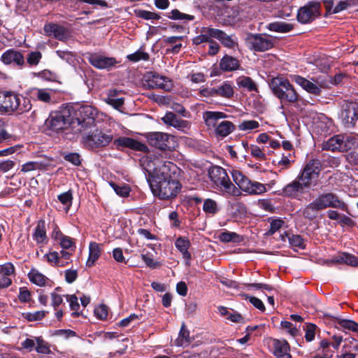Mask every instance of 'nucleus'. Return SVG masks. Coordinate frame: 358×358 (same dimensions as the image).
Instances as JSON below:
<instances>
[{
    "label": "nucleus",
    "instance_id": "4c0bfd02",
    "mask_svg": "<svg viewBox=\"0 0 358 358\" xmlns=\"http://www.w3.org/2000/svg\"><path fill=\"white\" fill-rule=\"evenodd\" d=\"M342 122L345 128L351 129L355 126L358 120V113H342Z\"/></svg>",
    "mask_w": 358,
    "mask_h": 358
},
{
    "label": "nucleus",
    "instance_id": "72a5a7b5",
    "mask_svg": "<svg viewBox=\"0 0 358 358\" xmlns=\"http://www.w3.org/2000/svg\"><path fill=\"white\" fill-rule=\"evenodd\" d=\"M343 138L342 140L343 152H347L351 150L357 143L358 136L352 134H341Z\"/></svg>",
    "mask_w": 358,
    "mask_h": 358
},
{
    "label": "nucleus",
    "instance_id": "13d9d810",
    "mask_svg": "<svg viewBox=\"0 0 358 358\" xmlns=\"http://www.w3.org/2000/svg\"><path fill=\"white\" fill-rule=\"evenodd\" d=\"M289 242L293 247L304 248L305 245L303 238L299 235H292L289 237Z\"/></svg>",
    "mask_w": 358,
    "mask_h": 358
},
{
    "label": "nucleus",
    "instance_id": "58836bf2",
    "mask_svg": "<svg viewBox=\"0 0 358 358\" xmlns=\"http://www.w3.org/2000/svg\"><path fill=\"white\" fill-rule=\"evenodd\" d=\"M167 17L175 20H187L191 21L194 19V16L192 15L181 13L177 9H173L167 13Z\"/></svg>",
    "mask_w": 358,
    "mask_h": 358
},
{
    "label": "nucleus",
    "instance_id": "79ce46f5",
    "mask_svg": "<svg viewBox=\"0 0 358 358\" xmlns=\"http://www.w3.org/2000/svg\"><path fill=\"white\" fill-rule=\"evenodd\" d=\"M220 240L222 242H239L241 238V236L235 232L225 231L220 235Z\"/></svg>",
    "mask_w": 358,
    "mask_h": 358
},
{
    "label": "nucleus",
    "instance_id": "9b49d317",
    "mask_svg": "<svg viewBox=\"0 0 358 358\" xmlns=\"http://www.w3.org/2000/svg\"><path fill=\"white\" fill-rule=\"evenodd\" d=\"M320 5L317 2H309L301 7L297 13L298 21L302 24L313 22L320 15Z\"/></svg>",
    "mask_w": 358,
    "mask_h": 358
},
{
    "label": "nucleus",
    "instance_id": "0eeeda50",
    "mask_svg": "<svg viewBox=\"0 0 358 358\" xmlns=\"http://www.w3.org/2000/svg\"><path fill=\"white\" fill-rule=\"evenodd\" d=\"M24 105L20 106V99L16 94L6 92H0V110L3 112H14L19 109L21 112H28L31 110L29 101L23 99Z\"/></svg>",
    "mask_w": 358,
    "mask_h": 358
},
{
    "label": "nucleus",
    "instance_id": "5fc2aeb1",
    "mask_svg": "<svg viewBox=\"0 0 358 358\" xmlns=\"http://www.w3.org/2000/svg\"><path fill=\"white\" fill-rule=\"evenodd\" d=\"M127 59L134 62H136L140 60L145 61L149 59V55L146 52L138 50L133 54L127 55Z\"/></svg>",
    "mask_w": 358,
    "mask_h": 358
},
{
    "label": "nucleus",
    "instance_id": "49530a36",
    "mask_svg": "<svg viewBox=\"0 0 358 358\" xmlns=\"http://www.w3.org/2000/svg\"><path fill=\"white\" fill-rule=\"evenodd\" d=\"M259 123L256 120H244L238 124V129L241 131H249L257 129Z\"/></svg>",
    "mask_w": 358,
    "mask_h": 358
},
{
    "label": "nucleus",
    "instance_id": "ea45409f",
    "mask_svg": "<svg viewBox=\"0 0 358 358\" xmlns=\"http://www.w3.org/2000/svg\"><path fill=\"white\" fill-rule=\"evenodd\" d=\"M47 164L43 162H29L22 166L21 171L28 173L31 171L44 169Z\"/></svg>",
    "mask_w": 358,
    "mask_h": 358
},
{
    "label": "nucleus",
    "instance_id": "bb28decb",
    "mask_svg": "<svg viewBox=\"0 0 358 358\" xmlns=\"http://www.w3.org/2000/svg\"><path fill=\"white\" fill-rule=\"evenodd\" d=\"M331 262L335 264H345L351 266H358V257L345 252L338 254L331 259Z\"/></svg>",
    "mask_w": 358,
    "mask_h": 358
},
{
    "label": "nucleus",
    "instance_id": "603ef678",
    "mask_svg": "<svg viewBox=\"0 0 358 358\" xmlns=\"http://www.w3.org/2000/svg\"><path fill=\"white\" fill-rule=\"evenodd\" d=\"M251 155L258 160L266 159V155L263 150L256 145H251L249 148Z\"/></svg>",
    "mask_w": 358,
    "mask_h": 358
},
{
    "label": "nucleus",
    "instance_id": "6e6552de",
    "mask_svg": "<svg viewBox=\"0 0 358 358\" xmlns=\"http://www.w3.org/2000/svg\"><path fill=\"white\" fill-rule=\"evenodd\" d=\"M232 178L239 189L250 194H260L266 192V189L264 184L256 181L250 180L240 171L234 170L231 173Z\"/></svg>",
    "mask_w": 358,
    "mask_h": 358
},
{
    "label": "nucleus",
    "instance_id": "e2e57ef3",
    "mask_svg": "<svg viewBox=\"0 0 358 358\" xmlns=\"http://www.w3.org/2000/svg\"><path fill=\"white\" fill-rule=\"evenodd\" d=\"M15 271L14 266L11 263H6L0 265V273L6 277H9Z\"/></svg>",
    "mask_w": 358,
    "mask_h": 358
},
{
    "label": "nucleus",
    "instance_id": "3c124183",
    "mask_svg": "<svg viewBox=\"0 0 358 358\" xmlns=\"http://www.w3.org/2000/svg\"><path fill=\"white\" fill-rule=\"evenodd\" d=\"M47 313V311L38 310L34 313H23V316L28 321H37L43 319Z\"/></svg>",
    "mask_w": 358,
    "mask_h": 358
},
{
    "label": "nucleus",
    "instance_id": "69168bd1",
    "mask_svg": "<svg viewBox=\"0 0 358 358\" xmlns=\"http://www.w3.org/2000/svg\"><path fill=\"white\" fill-rule=\"evenodd\" d=\"M94 313L100 320H105L108 316V307L106 305H100L95 308Z\"/></svg>",
    "mask_w": 358,
    "mask_h": 358
},
{
    "label": "nucleus",
    "instance_id": "ddd939ff",
    "mask_svg": "<svg viewBox=\"0 0 358 358\" xmlns=\"http://www.w3.org/2000/svg\"><path fill=\"white\" fill-rule=\"evenodd\" d=\"M320 171V162L317 159L311 160L305 166L301 174L298 176L299 179L307 182L308 186L310 187L312 180L318 177Z\"/></svg>",
    "mask_w": 358,
    "mask_h": 358
},
{
    "label": "nucleus",
    "instance_id": "09e8293b",
    "mask_svg": "<svg viewBox=\"0 0 358 358\" xmlns=\"http://www.w3.org/2000/svg\"><path fill=\"white\" fill-rule=\"evenodd\" d=\"M141 257L146 266L151 268H157L161 266L159 262L154 260L152 255L149 252L141 254Z\"/></svg>",
    "mask_w": 358,
    "mask_h": 358
},
{
    "label": "nucleus",
    "instance_id": "774afa93",
    "mask_svg": "<svg viewBox=\"0 0 358 358\" xmlns=\"http://www.w3.org/2000/svg\"><path fill=\"white\" fill-rule=\"evenodd\" d=\"M107 103L111 105L115 109L120 110V107L124 103L123 98L115 99L114 97H109Z\"/></svg>",
    "mask_w": 358,
    "mask_h": 358
},
{
    "label": "nucleus",
    "instance_id": "f03ea898",
    "mask_svg": "<svg viewBox=\"0 0 358 358\" xmlns=\"http://www.w3.org/2000/svg\"><path fill=\"white\" fill-rule=\"evenodd\" d=\"M167 164L168 166H165L161 169V173H157L152 179H148L153 194L160 199L176 197L182 187L180 182L172 177V175L176 173L178 168L173 163Z\"/></svg>",
    "mask_w": 358,
    "mask_h": 358
},
{
    "label": "nucleus",
    "instance_id": "6e6d98bb",
    "mask_svg": "<svg viewBox=\"0 0 358 358\" xmlns=\"http://www.w3.org/2000/svg\"><path fill=\"white\" fill-rule=\"evenodd\" d=\"M41 57L42 55L41 52H31L29 53L27 57V63L31 66H36L39 63Z\"/></svg>",
    "mask_w": 358,
    "mask_h": 358
},
{
    "label": "nucleus",
    "instance_id": "f257e3e1",
    "mask_svg": "<svg viewBox=\"0 0 358 358\" xmlns=\"http://www.w3.org/2000/svg\"><path fill=\"white\" fill-rule=\"evenodd\" d=\"M94 113H68L64 116L62 113H50L45 122L47 129L58 132L60 130H69L78 135L83 131L95 124Z\"/></svg>",
    "mask_w": 358,
    "mask_h": 358
},
{
    "label": "nucleus",
    "instance_id": "a878e982",
    "mask_svg": "<svg viewBox=\"0 0 358 358\" xmlns=\"http://www.w3.org/2000/svg\"><path fill=\"white\" fill-rule=\"evenodd\" d=\"M177 249L182 253V257L187 260V264H189V260L191 259V254L188 251L190 246V242L187 238L184 237H179L177 238L175 243Z\"/></svg>",
    "mask_w": 358,
    "mask_h": 358
},
{
    "label": "nucleus",
    "instance_id": "9d476101",
    "mask_svg": "<svg viewBox=\"0 0 358 358\" xmlns=\"http://www.w3.org/2000/svg\"><path fill=\"white\" fill-rule=\"evenodd\" d=\"M169 161H164L162 157L157 155H151L143 157L141 159V165L148 173V179H152L157 173H161V169L164 166H168Z\"/></svg>",
    "mask_w": 358,
    "mask_h": 358
},
{
    "label": "nucleus",
    "instance_id": "de8ad7c7",
    "mask_svg": "<svg viewBox=\"0 0 358 358\" xmlns=\"http://www.w3.org/2000/svg\"><path fill=\"white\" fill-rule=\"evenodd\" d=\"M65 296L66 298L67 301L69 302L71 309L72 310H73V313H72V315H73L75 316H78L79 313H78L77 310L80 308V304L78 303V297L75 294H73V295L67 294Z\"/></svg>",
    "mask_w": 358,
    "mask_h": 358
},
{
    "label": "nucleus",
    "instance_id": "8fccbe9b",
    "mask_svg": "<svg viewBox=\"0 0 358 358\" xmlns=\"http://www.w3.org/2000/svg\"><path fill=\"white\" fill-rule=\"evenodd\" d=\"M203 210L207 213L215 214L218 209L216 202L213 199H208L203 203Z\"/></svg>",
    "mask_w": 358,
    "mask_h": 358
},
{
    "label": "nucleus",
    "instance_id": "f3484780",
    "mask_svg": "<svg viewBox=\"0 0 358 358\" xmlns=\"http://www.w3.org/2000/svg\"><path fill=\"white\" fill-rule=\"evenodd\" d=\"M293 80L308 92L313 94L315 95L320 94V87H324L326 86L325 84L323 83L322 82L319 83V81L317 80L315 82L319 85L318 86L317 84L313 83L300 76H294Z\"/></svg>",
    "mask_w": 358,
    "mask_h": 358
},
{
    "label": "nucleus",
    "instance_id": "6ab92c4d",
    "mask_svg": "<svg viewBox=\"0 0 358 358\" xmlns=\"http://www.w3.org/2000/svg\"><path fill=\"white\" fill-rule=\"evenodd\" d=\"M44 31L48 36H53L59 41H64L68 37L66 29L57 24L49 23L44 26Z\"/></svg>",
    "mask_w": 358,
    "mask_h": 358
},
{
    "label": "nucleus",
    "instance_id": "423d86ee",
    "mask_svg": "<svg viewBox=\"0 0 358 358\" xmlns=\"http://www.w3.org/2000/svg\"><path fill=\"white\" fill-rule=\"evenodd\" d=\"M113 140L112 134L106 133L100 129H95L85 134L82 137V143L89 150L102 148L108 146Z\"/></svg>",
    "mask_w": 358,
    "mask_h": 358
},
{
    "label": "nucleus",
    "instance_id": "1a4fd4ad",
    "mask_svg": "<svg viewBox=\"0 0 358 358\" xmlns=\"http://www.w3.org/2000/svg\"><path fill=\"white\" fill-rule=\"evenodd\" d=\"M245 42L250 50L264 52L273 47L275 40L266 34H249L245 38Z\"/></svg>",
    "mask_w": 358,
    "mask_h": 358
},
{
    "label": "nucleus",
    "instance_id": "a18cd8bd",
    "mask_svg": "<svg viewBox=\"0 0 358 358\" xmlns=\"http://www.w3.org/2000/svg\"><path fill=\"white\" fill-rule=\"evenodd\" d=\"M59 201L64 206H66V211L69 209L70 206L72 204L73 195L72 192L69 190L66 192H64L57 196Z\"/></svg>",
    "mask_w": 358,
    "mask_h": 358
},
{
    "label": "nucleus",
    "instance_id": "b1692460",
    "mask_svg": "<svg viewBox=\"0 0 358 358\" xmlns=\"http://www.w3.org/2000/svg\"><path fill=\"white\" fill-rule=\"evenodd\" d=\"M33 238L38 244L48 243V237L46 235L45 222L44 220H40L33 234Z\"/></svg>",
    "mask_w": 358,
    "mask_h": 358
},
{
    "label": "nucleus",
    "instance_id": "c9c22d12",
    "mask_svg": "<svg viewBox=\"0 0 358 358\" xmlns=\"http://www.w3.org/2000/svg\"><path fill=\"white\" fill-rule=\"evenodd\" d=\"M239 87L247 89L248 91H257V85L252 79L247 76H240L236 80Z\"/></svg>",
    "mask_w": 358,
    "mask_h": 358
},
{
    "label": "nucleus",
    "instance_id": "864d4df0",
    "mask_svg": "<svg viewBox=\"0 0 358 358\" xmlns=\"http://www.w3.org/2000/svg\"><path fill=\"white\" fill-rule=\"evenodd\" d=\"M110 186L113 187L117 194L125 197L127 196L130 192V188L127 185L119 186L115 182H110Z\"/></svg>",
    "mask_w": 358,
    "mask_h": 358
},
{
    "label": "nucleus",
    "instance_id": "dca6fc26",
    "mask_svg": "<svg viewBox=\"0 0 358 358\" xmlns=\"http://www.w3.org/2000/svg\"><path fill=\"white\" fill-rule=\"evenodd\" d=\"M117 148H128L138 151H145L148 147L143 143L129 137H120L115 139L113 142Z\"/></svg>",
    "mask_w": 358,
    "mask_h": 358
},
{
    "label": "nucleus",
    "instance_id": "c85d7f7f",
    "mask_svg": "<svg viewBox=\"0 0 358 358\" xmlns=\"http://www.w3.org/2000/svg\"><path fill=\"white\" fill-rule=\"evenodd\" d=\"M162 120L166 124L176 128L186 127V122L178 118L176 113H166Z\"/></svg>",
    "mask_w": 358,
    "mask_h": 358
},
{
    "label": "nucleus",
    "instance_id": "4d7b16f0",
    "mask_svg": "<svg viewBox=\"0 0 358 358\" xmlns=\"http://www.w3.org/2000/svg\"><path fill=\"white\" fill-rule=\"evenodd\" d=\"M315 329L316 325H315L314 324L309 323L306 325V327L305 329V338L306 341L310 342L314 339L315 336Z\"/></svg>",
    "mask_w": 358,
    "mask_h": 358
},
{
    "label": "nucleus",
    "instance_id": "473e14b6",
    "mask_svg": "<svg viewBox=\"0 0 358 358\" xmlns=\"http://www.w3.org/2000/svg\"><path fill=\"white\" fill-rule=\"evenodd\" d=\"M267 28L271 31L287 33L293 29V25L285 22H274L268 24Z\"/></svg>",
    "mask_w": 358,
    "mask_h": 358
},
{
    "label": "nucleus",
    "instance_id": "f8f14e48",
    "mask_svg": "<svg viewBox=\"0 0 358 358\" xmlns=\"http://www.w3.org/2000/svg\"><path fill=\"white\" fill-rule=\"evenodd\" d=\"M144 85L149 88H159L165 91H169L172 88L170 80L165 76L152 72H149L144 76Z\"/></svg>",
    "mask_w": 358,
    "mask_h": 358
},
{
    "label": "nucleus",
    "instance_id": "bf43d9fd",
    "mask_svg": "<svg viewBox=\"0 0 358 358\" xmlns=\"http://www.w3.org/2000/svg\"><path fill=\"white\" fill-rule=\"evenodd\" d=\"M244 296L246 299H248L250 302L257 309H259L261 311L265 310V306L263 303V302L258 298L255 296H250L245 294H243L242 295Z\"/></svg>",
    "mask_w": 358,
    "mask_h": 358
},
{
    "label": "nucleus",
    "instance_id": "4be33fe9",
    "mask_svg": "<svg viewBox=\"0 0 358 358\" xmlns=\"http://www.w3.org/2000/svg\"><path fill=\"white\" fill-rule=\"evenodd\" d=\"M213 38L217 39L225 47L233 48L237 45L236 38L234 35H228L223 31L215 29V31H211Z\"/></svg>",
    "mask_w": 358,
    "mask_h": 358
},
{
    "label": "nucleus",
    "instance_id": "cd10ccee",
    "mask_svg": "<svg viewBox=\"0 0 358 358\" xmlns=\"http://www.w3.org/2000/svg\"><path fill=\"white\" fill-rule=\"evenodd\" d=\"M220 68L226 71H231L236 70L239 66V62L236 58L225 55L220 61Z\"/></svg>",
    "mask_w": 358,
    "mask_h": 358
},
{
    "label": "nucleus",
    "instance_id": "338daca9",
    "mask_svg": "<svg viewBox=\"0 0 358 358\" xmlns=\"http://www.w3.org/2000/svg\"><path fill=\"white\" fill-rule=\"evenodd\" d=\"M62 302L63 299L61 295L57 294L56 292H52L51 294V304L55 310H57L58 307L62 303Z\"/></svg>",
    "mask_w": 358,
    "mask_h": 358
},
{
    "label": "nucleus",
    "instance_id": "2f4dec72",
    "mask_svg": "<svg viewBox=\"0 0 358 358\" xmlns=\"http://www.w3.org/2000/svg\"><path fill=\"white\" fill-rule=\"evenodd\" d=\"M212 31H215V28L203 27L201 34L193 39V43L195 45H199L206 42L209 43L212 40L211 38H213Z\"/></svg>",
    "mask_w": 358,
    "mask_h": 358
},
{
    "label": "nucleus",
    "instance_id": "5701e85b",
    "mask_svg": "<svg viewBox=\"0 0 358 358\" xmlns=\"http://www.w3.org/2000/svg\"><path fill=\"white\" fill-rule=\"evenodd\" d=\"M341 134L334 135L322 144V150L343 152Z\"/></svg>",
    "mask_w": 358,
    "mask_h": 358
},
{
    "label": "nucleus",
    "instance_id": "7ed1b4c3",
    "mask_svg": "<svg viewBox=\"0 0 358 358\" xmlns=\"http://www.w3.org/2000/svg\"><path fill=\"white\" fill-rule=\"evenodd\" d=\"M328 208L346 210L348 206L336 194L332 192L323 193L306 206L302 209L301 213L304 218L313 220L317 217L320 211Z\"/></svg>",
    "mask_w": 358,
    "mask_h": 358
},
{
    "label": "nucleus",
    "instance_id": "4468645a",
    "mask_svg": "<svg viewBox=\"0 0 358 358\" xmlns=\"http://www.w3.org/2000/svg\"><path fill=\"white\" fill-rule=\"evenodd\" d=\"M148 143L156 148L162 150H169L170 138L171 136L163 132H150L146 134Z\"/></svg>",
    "mask_w": 358,
    "mask_h": 358
},
{
    "label": "nucleus",
    "instance_id": "a19ab883",
    "mask_svg": "<svg viewBox=\"0 0 358 358\" xmlns=\"http://www.w3.org/2000/svg\"><path fill=\"white\" fill-rule=\"evenodd\" d=\"M222 113H204L203 119L206 125L209 127H215L217 121L223 117H226Z\"/></svg>",
    "mask_w": 358,
    "mask_h": 358
},
{
    "label": "nucleus",
    "instance_id": "052dcab7",
    "mask_svg": "<svg viewBox=\"0 0 358 358\" xmlns=\"http://www.w3.org/2000/svg\"><path fill=\"white\" fill-rule=\"evenodd\" d=\"M284 221L280 219L273 220L270 222V229L268 231V234L270 235L273 234L282 227Z\"/></svg>",
    "mask_w": 358,
    "mask_h": 358
},
{
    "label": "nucleus",
    "instance_id": "f704fd0d",
    "mask_svg": "<svg viewBox=\"0 0 358 358\" xmlns=\"http://www.w3.org/2000/svg\"><path fill=\"white\" fill-rule=\"evenodd\" d=\"M28 277L29 280L38 286H43L45 284L47 278L41 273L36 268H31L29 273H28Z\"/></svg>",
    "mask_w": 358,
    "mask_h": 358
},
{
    "label": "nucleus",
    "instance_id": "37998d69",
    "mask_svg": "<svg viewBox=\"0 0 358 358\" xmlns=\"http://www.w3.org/2000/svg\"><path fill=\"white\" fill-rule=\"evenodd\" d=\"M36 341L37 345L36 346L35 349L38 353L48 355L50 353V345L48 343L41 338L40 337L36 338Z\"/></svg>",
    "mask_w": 358,
    "mask_h": 358
},
{
    "label": "nucleus",
    "instance_id": "0e129e2a",
    "mask_svg": "<svg viewBox=\"0 0 358 358\" xmlns=\"http://www.w3.org/2000/svg\"><path fill=\"white\" fill-rule=\"evenodd\" d=\"M64 159L73 164L75 166H79L81 163L80 155L78 153L72 152L66 154L64 156Z\"/></svg>",
    "mask_w": 358,
    "mask_h": 358
},
{
    "label": "nucleus",
    "instance_id": "2eb2a0df",
    "mask_svg": "<svg viewBox=\"0 0 358 358\" xmlns=\"http://www.w3.org/2000/svg\"><path fill=\"white\" fill-rule=\"evenodd\" d=\"M309 188L308 184L303 180H299V176H297L294 180L287 184L283 188L282 194L288 197L298 198Z\"/></svg>",
    "mask_w": 358,
    "mask_h": 358
},
{
    "label": "nucleus",
    "instance_id": "680f3d73",
    "mask_svg": "<svg viewBox=\"0 0 358 358\" xmlns=\"http://www.w3.org/2000/svg\"><path fill=\"white\" fill-rule=\"evenodd\" d=\"M189 336V331L185 329V325L182 324L179 333V336L177 339V344L182 345L184 343H187V337Z\"/></svg>",
    "mask_w": 358,
    "mask_h": 358
},
{
    "label": "nucleus",
    "instance_id": "393cba45",
    "mask_svg": "<svg viewBox=\"0 0 358 358\" xmlns=\"http://www.w3.org/2000/svg\"><path fill=\"white\" fill-rule=\"evenodd\" d=\"M101 244L96 242H91L89 246V257L86 262L88 267H91L94 262L99 259L101 252Z\"/></svg>",
    "mask_w": 358,
    "mask_h": 358
},
{
    "label": "nucleus",
    "instance_id": "e433bc0d",
    "mask_svg": "<svg viewBox=\"0 0 358 358\" xmlns=\"http://www.w3.org/2000/svg\"><path fill=\"white\" fill-rule=\"evenodd\" d=\"M234 94V90L231 85L229 83H224L220 86L215 88V96H221L226 98H229Z\"/></svg>",
    "mask_w": 358,
    "mask_h": 358
},
{
    "label": "nucleus",
    "instance_id": "c756f323",
    "mask_svg": "<svg viewBox=\"0 0 358 358\" xmlns=\"http://www.w3.org/2000/svg\"><path fill=\"white\" fill-rule=\"evenodd\" d=\"M235 129L234 124L229 121H222L216 127V134L221 137H226Z\"/></svg>",
    "mask_w": 358,
    "mask_h": 358
},
{
    "label": "nucleus",
    "instance_id": "20e7f679",
    "mask_svg": "<svg viewBox=\"0 0 358 358\" xmlns=\"http://www.w3.org/2000/svg\"><path fill=\"white\" fill-rule=\"evenodd\" d=\"M208 176L215 186L225 193L233 196L241 194L239 189L231 182L226 170L214 166L209 169Z\"/></svg>",
    "mask_w": 358,
    "mask_h": 358
},
{
    "label": "nucleus",
    "instance_id": "aec40b11",
    "mask_svg": "<svg viewBox=\"0 0 358 358\" xmlns=\"http://www.w3.org/2000/svg\"><path fill=\"white\" fill-rule=\"evenodd\" d=\"M1 60L5 64H15L22 66L24 64V59L22 54L13 49L6 51L1 57Z\"/></svg>",
    "mask_w": 358,
    "mask_h": 358
},
{
    "label": "nucleus",
    "instance_id": "39448f33",
    "mask_svg": "<svg viewBox=\"0 0 358 358\" xmlns=\"http://www.w3.org/2000/svg\"><path fill=\"white\" fill-rule=\"evenodd\" d=\"M270 87L273 94L282 101L294 103L298 100V94L288 80L276 77L271 80Z\"/></svg>",
    "mask_w": 358,
    "mask_h": 358
},
{
    "label": "nucleus",
    "instance_id": "7c9ffc66",
    "mask_svg": "<svg viewBox=\"0 0 358 358\" xmlns=\"http://www.w3.org/2000/svg\"><path fill=\"white\" fill-rule=\"evenodd\" d=\"M66 112H93V108L91 106L84 103H66L64 108Z\"/></svg>",
    "mask_w": 358,
    "mask_h": 358
},
{
    "label": "nucleus",
    "instance_id": "412c9836",
    "mask_svg": "<svg viewBox=\"0 0 358 358\" xmlns=\"http://www.w3.org/2000/svg\"><path fill=\"white\" fill-rule=\"evenodd\" d=\"M273 355L277 358H292L289 354V345L285 340H273Z\"/></svg>",
    "mask_w": 358,
    "mask_h": 358
},
{
    "label": "nucleus",
    "instance_id": "a211bd4d",
    "mask_svg": "<svg viewBox=\"0 0 358 358\" xmlns=\"http://www.w3.org/2000/svg\"><path fill=\"white\" fill-rule=\"evenodd\" d=\"M88 61L93 66L99 69H108L116 64L115 59L113 57H106L96 54L90 55Z\"/></svg>",
    "mask_w": 358,
    "mask_h": 358
},
{
    "label": "nucleus",
    "instance_id": "c03bdc74",
    "mask_svg": "<svg viewBox=\"0 0 358 358\" xmlns=\"http://www.w3.org/2000/svg\"><path fill=\"white\" fill-rule=\"evenodd\" d=\"M338 324L343 328L350 330L353 332H358V323L350 320L339 319Z\"/></svg>",
    "mask_w": 358,
    "mask_h": 358
}]
</instances>
